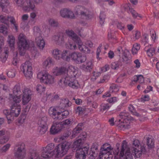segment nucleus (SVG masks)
<instances>
[{
  "label": "nucleus",
  "instance_id": "obj_62",
  "mask_svg": "<svg viewBox=\"0 0 159 159\" xmlns=\"http://www.w3.org/2000/svg\"><path fill=\"white\" fill-rule=\"evenodd\" d=\"M85 45L90 48H92L93 47V42H92V41L89 40H88L85 41V42H84Z\"/></svg>",
  "mask_w": 159,
  "mask_h": 159
},
{
  "label": "nucleus",
  "instance_id": "obj_11",
  "mask_svg": "<svg viewBox=\"0 0 159 159\" xmlns=\"http://www.w3.org/2000/svg\"><path fill=\"white\" fill-rule=\"evenodd\" d=\"M17 39V43L21 55H23L29 47L26 38L24 34L21 33L18 35Z\"/></svg>",
  "mask_w": 159,
  "mask_h": 159
},
{
  "label": "nucleus",
  "instance_id": "obj_60",
  "mask_svg": "<svg viewBox=\"0 0 159 159\" xmlns=\"http://www.w3.org/2000/svg\"><path fill=\"white\" fill-rule=\"evenodd\" d=\"M111 67L112 69L116 70L119 68V65L117 62H113L111 63Z\"/></svg>",
  "mask_w": 159,
  "mask_h": 159
},
{
  "label": "nucleus",
  "instance_id": "obj_44",
  "mask_svg": "<svg viewBox=\"0 0 159 159\" xmlns=\"http://www.w3.org/2000/svg\"><path fill=\"white\" fill-rule=\"evenodd\" d=\"M10 22L13 25L15 28L14 29L17 30L18 29V25L17 24L15 18L12 16L8 17V21Z\"/></svg>",
  "mask_w": 159,
  "mask_h": 159
},
{
  "label": "nucleus",
  "instance_id": "obj_30",
  "mask_svg": "<svg viewBox=\"0 0 159 159\" xmlns=\"http://www.w3.org/2000/svg\"><path fill=\"white\" fill-rule=\"evenodd\" d=\"M80 68L85 71H90L92 68V61H87L85 64H84L80 66Z\"/></svg>",
  "mask_w": 159,
  "mask_h": 159
},
{
  "label": "nucleus",
  "instance_id": "obj_36",
  "mask_svg": "<svg viewBox=\"0 0 159 159\" xmlns=\"http://www.w3.org/2000/svg\"><path fill=\"white\" fill-rule=\"evenodd\" d=\"M8 51L7 50H4L3 52L2 51V53L0 56V60L4 62L7 60L8 57Z\"/></svg>",
  "mask_w": 159,
  "mask_h": 159
},
{
  "label": "nucleus",
  "instance_id": "obj_14",
  "mask_svg": "<svg viewBox=\"0 0 159 159\" xmlns=\"http://www.w3.org/2000/svg\"><path fill=\"white\" fill-rule=\"evenodd\" d=\"M13 103L11 107V115L13 120L14 117H17L20 114L21 110V105L20 104L21 101H16L15 100H11Z\"/></svg>",
  "mask_w": 159,
  "mask_h": 159
},
{
  "label": "nucleus",
  "instance_id": "obj_34",
  "mask_svg": "<svg viewBox=\"0 0 159 159\" xmlns=\"http://www.w3.org/2000/svg\"><path fill=\"white\" fill-rule=\"evenodd\" d=\"M71 105V102L68 99H65L61 100L60 104V107L65 108L69 107Z\"/></svg>",
  "mask_w": 159,
  "mask_h": 159
},
{
  "label": "nucleus",
  "instance_id": "obj_52",
  "mask_svg": "<svg viewBox=\"0 0 159 159\" xmlns=\"http://www.w3.org/2000/svg\"><path fill=\"white\" fill-rule=\"evenodd\" d=\"M119 90V88L115 84H112L110 87L109 91L111 93H116Z\"/></svg>",
  "mask_w": 159,
  "mask_h": 159
},
{
  "label": "nucleus",
  "instance_id": "obj_53",
  "mask_svg": "<svg viewBox=\"0 0 159 159\" xmlns=\"http://www.w3.org/2000/svg\"><path fill=\"white\" fill-rule=\"evenodd\" d=\"M52 39L58 43H61L63 41V38L62 36H60L59 35L54 36L52 37Z\"/></svg>",
  "mask_w": 159,
  "mask_h": 159
},
{
  "label": "nucleus",
  "instance_id": "obj_7",
  "mask_svg": "<svg viewBox=\"0 0 159 159\" xmlns=\"http://www.w3.org/2000/svg\"><path fill=\"white\" fill-rule=\"evenodd\" d=\"M121 119H119L118 121H116V123L119 127L122 129H128L130 128V120L133 118L128 116L124 113H121L119 115Z\"/></svg>",
  "mask_w": 159,
  "mask_h": 159
},
{
  "label": "nucleus",
  "instance_id": "obj_19",
  "mask_svg": "<svg viewBox=\"0 0 159 159\" xmlns=\"http://www.w3.org/2000/svg\"><path fill=\"white\" fill-rule=\"evenodd\" d=\"M25 152L24 149V145L22 143H20L18 145V148L15 152V156L19 159H23L25 156Z\"/></svg>",
  "mask_w": 159,
  "mask_h": 159
},
{
  "label": "nucleus",
  "instance_id": "obj_6",
  "mask_svg": "<svg viewBox=\"0 0 159 159\" xmlns=\"http://www.w3.org/2000/svg\"><path fill=\"white\" fill-rule=\"evenodd\" d=\"M75 77L66 76L64 79L60 80L58 84L61 87L67 85L73 89H78L80 87V84L78 81L75 79Z\"/></svg>",
  "mask_w": 159,
  "mask_h": 159
},
{
  "label": "nucleus",
  "instance_id": "obj_15",
  "mask_svg": "<svg viewBox=\"0 0 159 159\" xmlns=\"http://www.w3.org/2000/svg\"><path fill=\"white\" fill-rule=\"evenodd\" d=\"M77 14H80L82 18L85 20L91 19L92 16L89 14V11L86 8L80 6L76 7L75 9Z\"/></svg>",
  "mask_w": 159,
  "mask_h": 159
},
{
  "label": "nucleus",
  "instance_id": "obj_1",
  "mask_svg": "<svg viewBox=\"0 0 159 159\" xmlns=\"http://www.w3.org/2000/svg\"><path fill=\"white\" fill-rule=\"evenodd\" d=\"M116 152V153L114 152L116 155L115 156L114 159H133L132 155L135 157H139L142 153L145 152L146 149L143 146L140 145L138 140H135L134 141L131 149L128 147L127 143L125 141H123L119 158L118 156L119 152L118 148Z\"/></svg>",
  "mask_w": 159,
  "mask_h": 159
},
{
  "label": "nucleus",
  "instance_id": "obj_58",
  "mask_svg": "<svg viewBox=\"0 0 159 159\" xmlns=\"http://www.w3.org/2000/svg\"><path fill=\"white\" fill-rule=\"evenodd\" d=\"M66 47L67 48L71 50H75L77 48V46L75 44H72L70 43L66 45Z\"/></svg>",
  "mask_w": 159,
  "mask_h": 159
},
{
  "label": "nucleus",
  "instance_id": "obj_9",
  "mask_svg": "<svg viewBox=\"0 0 159 159\" xmlns=\"http://www.w3.org/2000/svg\"><path fill=\"white\" fill-rule=\"evenodd\" d=\"M66 33L69 37H71L73 41L77 43L78 48L80 51L86 53L90 52V50L83 44L80 38L76 35L73 30H66Z\"/></svg>",
  "mask_w": 159,
  "mask_h": 159
},
{
  "label": "nucleus",
  "instance_id": "obj_54",
  "mask_svg": "<svg viewBox=\"0 0 159 159\" xmlns=\"http://www.w3.org/2000/svg\"><path fill=\"white\" fill-rule=\"evenodd\" d=\"M7 75L10 78H12L15 76V70L14 69H10L7 73Z\"/></svg>",
  "mask_w": 159,
  "mask_h": 159
},
{
  "label": "nucleus",
  "instance_id": "obj_42",
  "mask_svg": "<svg viewBox=\"0 0 159 159\" xmlns=\"http://www.w3.org/2000/svg\"><path fill=\"white\" fill-rule=\"evenodd\" d=\"M26 118V115L25 114H22L19 117L18 122L19 125H21L23 124L25 121Z\"/></svg>",
  "mask_w": 159,
  "mask_h": 159
},
{
  "label": "nucleus",
  "instance_id": "obj_64",
  "mask_svg": "<svg viewBox=\"0 0 159 159\" xmlns=\"http://www.w3.org/2000/svg\"><path fill=\"white\" fill-rule=\"evenodd\" d=\"M109 69V66L108 65H106L100 68V70L102 72H105Z\"/></svg>",
  "mask_w": 159,
  "mask_h": 159
},
{
  "label": "nucleus",
  "instance_id": "obj_39",
  "mask_svg": "<svg viewBox=\"0 0 159 159\" xmlns=\"http://www.w3.org/2000/svg\"><path fill=\"white\" fill-rule=\"evenodd\" d=\"M73 120L72 119H68L60 123L62 125V127L63 128L66 126L70 125L73 123Z\"/></svg>",
  "mask_w": 159,
  "mask_h": 159
},
{
  "label": "nucleus",
  "instance_id": "obj_55",
  "mask_svg": "<svg viewBox=\"0 0 159 159\" xmlns=\"http://www.w3.org/2000/svg\"><path fill=\"white\" fill-rule=\"evenodd\" d=\"M110 106L108 103H102L101 105V110L102 111H105L108 110Z\"/></svg>",
  "mask_w": 159,
  "mask_h": 159
},
{
  "label": "nucleus",
  "instance_id": "obj_63",
  "mask_svg": "<svg viewBox=\"0 0 159 159\" xmlns=\"http://www.w3.org/2000/svg\"><path fill=\"white\" fill-rule=\"evenodd\" d=\"M149 100V96L147 95L142 96L141 98V101L143 102L148 101Z\"/></svg>",
  "mask_w": 159,
  "mask_h": 159
},
{
  "label": "nucleus",
  "instance_id": "obj_33",
  "mask_svg": "<svg viewBox=\"0 0 159 159\" xmlns=\"http://www.w3.org/2000/svg\"><path fill=\"white\" fill-rule=\"evenodd\" d=\"M53 64L52 59L50 57L47 58L43 63V66L46 68H49Z\"/></svg>",
  "mask_w": 159,
  "mask_h": 159
},
{
  "label": "nucleus",
  "instance_id": "obj_47",
  "mask_svg": "<svg viewBox=\"0 0 159 159\" xmlns=\"http://www.w3.org/2000/svg\"><path fill=\"white\" fill-rule=\"evenodd\" d=\"M9 3L10 2L8 0H0V7L2 10L8 6Z\"/></svg>",
  "mask_w": 159,
  "mask_h": 159
},
{
  "label": "nucleus",
  "instance_id": "obj_56",
  "mask_svg": "<svg viewBox=\"0 0 159 159\" xmlns=\"http://www.w3.org/2000/svg\"><path fill=\"white\" fill-rule=\"evenodd\" d=\"M101 74V72H94L93 73V76L91 78V80L92 81H95L97 78Z\"/></svg>",
  "mask_w": 159,
  "mask_h": 159
},
{
  "label": "nucleus",
  "instance_id": "obj_59",
  "mask_svg": "<svg viewBox=\"0 0 159 159\" xmlns=\"http://www.w3.org/2000/svg\"><path fill=\"white\" fill-rule=\"evenodd\" d=\"M133 33L135 39H138L140 36L141 33L139 30H134Z\"/></svg>",
  "mask_w": 159,
  "mask_h": 159
},
{
  "label": "nucleus",
  "instance_id": "obj_51",
  "mask_svg": "<svg viewBox=\"0 0 159 159\" xmlns=\"http://www.w3.org/2000/svg\"><path fill=\"white\" fill-rule=\"evenodd\" d=\"M11 146L10 144L7 143L2 147L0 149V152L1 153H5L7 151Z\"/></svg>",
  "mask_w": 159,
  "mask_h": 159
},
{
  "label": "nucleus",
  "instance_id": "obj_5",
  "mask_svg": "<svg viewBox=\"0 0 159 159\" xmlns=\"http://www.w3.org/2000/svg\"><path fill=\"white\" fill-rule=\"evenodd\" d=\"M37 77L41 83L48 85L53 84L56 81L54 76L48 72H40Z\"/></svg>",
  "mask_w": 159,
  "mask_h": 159
},
{
  "label": "nucleus",
  "instance_id": "obj_27",
  "mask_svg": "<svg viewBox=\"0 0 159 159\" xmlns=\"http://www.w3.org/2000/svg\"><path fill=\"white\" fill-rule=\"evenodd\" d=\"M8 16L3 15L0 16V22L4 24L0 25V30H7V23L8 22Z\"/></svg>",
  "mask_w": 159,
  "mask_h": 159
},
{
  "label": "nucleus",
  "instance_id": "obj_2",
  "mask_svg": "<svg viewBox=\"0 0 159 159\" xmlns=\"http://www.w3.org/2000/svg\"><path fill=\"white\" fill-rule=\"evenodd\" d=\"M55 152L54 144L53 143L48 144L42 148V154L38 153H33L29 159H49L52 157L54 159Z\"/></svg>",
  "mask_w": 159,
  "mask_h": 159
},
{
  "label": "nucleus",
  "instance_id": "obj_4",
  "mask_svg": "<svg viewBox=\"0 0 159 159\" xmlns=\"http://www.w3.org/2000/svg\"><path fill=\"white\" fill-rule=\"evenodd\" d=\"M48 113L54 119L60 120L66 117L69 115V112L68 110L60 111L58 107H51L48 110Z\"/></svg>",
  "mask_w": 159,
  "mask_h": 159
},
{
  "label": "nucleus",
  "instance_id": "obj_24",
  "mask_svg": "<svg viewBox=\"0 0 159 159\" xmlns=\"http://www.w3.org/2000/svg\"><path fill=\"white\" fill-rule=\"evenodd\" d=\"M63 129L62 125L60 123H54L50 128V132L52 134H56L61 131Z\"/></svg>",
  "mask_w": 159,
  "mask_h": 159
},
{
  "label": "nucleus",
  "instance_id": "obj_38",
  "mask_svg": "<svg viewBox=\"0 0 159 159\" xmlns=\"http://www.w3.org/2000/svg\"><path fill=\"white\" fill-rule=\"evenodd\" d=\"M133 81L135 82H138L140 84L143 83L144 82V79L142 75H138L134 76Z\"/></svg>",
  "mask_w": 159,
  "mask_h": 159
},
{
  "label": "nucleus",
  "instance_id": "obj_22",
  "mask_svg": "<svg viewBox=\"0 0 159 159\" xmlns=\"http://www.w3.org/2000/svg\"><path fill=\"white\" fill-rule=\"evenodd\" d=\"M35 43L40 50H43L45 47V42L43 37L40 35L39 33H37V36L35 39Z\"/></svg>",
  "mask_w": 159,
  "mask_h": 159
},
{
  "label": "nucleus",
  "instance_id": "obj_49",
  "mask_svg": "<svg viewBox=\"0 0 159 159\" xmlns=\"http://www.w3.org/2000/svg\"><path fill=\"white\" fill-rule=\"evenodd\" d=\"M49 24L52 27H57L59 26L58 21L54 19H50L48 20Z\"/></svg>",
  "mask_w": 159,
  "mask_h": 159
},
{
  "label": "nucleus",
  "instance_id": "obj_16",
  "mask_svg": "<svg viewBox=\"0 0 159 159\" xmlns=\"http://www.w3.org/2000/svg\"><path fill=\"white\" fill-rule=\"evenodd\" d=\"M31 99V91L28 88H25L22 90L21 95V101L23 105L27 104Z\"/></svg>",
  "mask_w": 159,
  "mask_h": 159
},
{
  "label": "nucleus",
  "instance_id": "obj_40",
  "mask_svg": "<svg viewBox=\"0 0 159 159\" xmlns=\"http://www.w3.org/2000/svg\"><path fill=\"white\" fill-rule=\"evenodd\" d=\"M147 143L149 148H152L154 147V142L152 137H148L147 138Z\"/></svg>",
  "mask_w": 159,
  "mask_h": 159
},
{
  "label": "nucleus",
  "instance_id": "obj_50",
  "mask_svg": "<svg viewBox=\"0 0 159 159\" xmlns=\"http://www.w3.org/2000/svg\"><path fill=\"white\" fill-rule=\"evenodd\" d=\"M3 112L4 114L6 116L7 119L8 121L13 120V118L11 115V111L10 112L9 110L7 109L4 110H3Z\"/></svg>",
  "mask_w": 159,
  "mask_h": 159
},
{
  "label": "nucleus",
  "instance_id": "obj_35",
  "mask_svg": "<svg viewBox=\"0 0 159 159\" xmlns=\"http://www.w3.org/2000/svg\"><path fill=\"white\" fill-rule=\"evenodd\" d=\"M82 129L81 125H78L77 127L73 129L71 136V138H73L77 136L80 133Z\"/></svg>",
  "mask_w": 159,
  "mask_h": 159
},
{
  "label": "nucleus",
  "instance_id": "obj_26",
  "mask_svg": "<svg viewBox=\"0 0 159 159\" xmlns=\"http://www.w3.org/2000/svg\"><path fill=\"white\" fill-rule=\"evenodd\" d=\"M77 74V68L72 65H70L68 67L67 72L66 76L75 77Z\"/></svg>",
  "mask_w": 159,
  "mask_h": 159
},
{
  "label": "nucleus",
  "instance_id": "obj_3",
  "mask_svg": "<svg viewBox=\"0 0 159 159\" xmlns=\"http://www.w3.org/2000/svg\"><path fill=\"white\" fill-rule=\"evenodd\" d=\"M70 146V143L67 142L59 144L56 146L54 159H58L64 156L67 153Z\"/></svg>",
  "mask_w": 159,
  "mask_h": 159
},
{
  "label": "nucleus",
  "instance_id": "obj_18",
  "mask_svg": "<svg viewBox=\"0 0 159 159\" xmlns=\"http://www.w3.org/2000/svg\"><path fill=\"white\" fill-rule=\"evenodd\" d=\"M70 59L77 63H81L85 61L86 57L83 56L79 52H74L70 53Z\"/></svg>",
  "mask_w": 159,
  "mask_h": 159
},
{
  "label": "nucleus",
  "instance_id": "obj_10",
  "mask_svg": "<svg viewBox=\"0 0 159 159\" xmlns=\"http://www.w3.org/2000/svg\"><path fill=\"white\" fill-rule=\"evenodd\" d=\"M112 149L108 143L104 144L100 149L99 155L100 159H112L113 155L110 152Z\"/></svg>",
  "mask_w": 159,
  "mask_h": 159
},
{
  "label": "nucleus",
  "instance_id": "obj_23",
  "mask_svg": "<svg viewBox=\"0 0 159 159\" xmlns=\"http://www.w3.org/2000/svg\"><path fill=\"white\" fill-rule=\"evenodd\" d=\"M61 16L63 18H73L75 17L74 13L70 10L65 8L62 9L60 11Z\"/></svg>",
  "mask_w": 159,
  "mask_h": 159
},
{
  "label": "nucleus",
  "instance_id": "obj_43",
  "mask_svg": "<svg viewBox=\"0 0 159 159\" xmlns=\"http://www.w3.org/2000/svg\"><path fill=\"white\" fill-rule=\"evenodd\" d=\"M60 51L58 49H55L53 50L52 55L54 58L57 60H59L61 58L60 56Z\"/></svg>",
  "mask_w": 159,
  "mask_h": 159
},
{
  "label": "nucleus",
  "instance_id": "obj_57",
  "mask_svg": "<svg viewBox=\"0 0 159 159\" xmlns=\"http://www.w3.org/2000/svg\"><path fill=\"white\" fill-rule=\"evenodd\" d=\"M52 94L48 92H47L46 94H45V96L43 98V102H45L47 100H50L52 98Z\"/></svg>",
  "mask_w": 159,
  "mask_h": 159
},
{
  "label": "nucleus",
  "instance_id": "obj_32",
  "mask_svg": "<svg viewBox=\"0 0 159 159\" xmlns=\"http://www.w3.org/2000/svg\"><path fill=\"white\" fill-rule=\"evenodd\" d=\"M70 53L67 50H65L62 52L61 57L64 60L69 61L70 60Z\"/></svg>",
  "mask_w": 159,
  "mask_h": 159
},
{
  "label": "nucleus",
  "instance_id": "obj_37",
  "mask_svg": "<svg viewBox=\"0 0 159 159\" xmlns=\"http://www.w3.org/2000/svg\"><path fill=\"white\" fill-rule=\"evenodd\" d=\"M5 135V136L2 139L0 137V143H5L9 141L10 137V133L7 131Z\"/></svg>",
  "mask_w": 159,
  "mask_h": 159
},
{
  "label": "nucleus",
  "instance_id": "obj_20",
  "mask_svg": "<svg viewBox=\"0 0 159 159\" xmlns=\"http://www.w3.org/2000/svg\"><path fill=\"white\" fill-rule=\"evenodd\" d=\"M86 137V135L85 133H83V134H81L80 135V138L76 139L73 143V148H76L79 149L80 148H83L82 145L84 142V139Z\"/></svg>",
  "mask_w": 159,
  "mask_h": 159
},
{
  "label": "nucleus",
  "instance_id": "obj_45",
  "mask_svg": "<svg viewBox=\"0 0 159 159\" xmlns=\"http://www.w3.org/2000/svg\"><path fill=\"white\" fill-rule=\"evenodd\" d=\"M140 48V45L137 43H135L133 46L132 49V53L133 55L136 54L139 50Z\"/></svg>",
  "mask_w": 159,
  "mask_h": 159
},
{
  "label": "nucleus",
  "instance_id": "obj_8",
  "mask_svg": "<svg viewBox=\"0 0 159 159\" xmlns=\"http://www.w3.org/2000/svg\"><path fill=\"white\" fill-rule=\"evenodd\" d=\"M14 3L16 6L22 7L25 11L36 10L35 5L30 0H14Z\"/></svg>",
  "mask_w": 159,
  "mask_h": 159
},
{
  "label": "nucleus",
  "instance_id": "obj_41",
  "mask_svg": "<svg viewBox=\"0 0 159 159\" xmlns=\"http://www.w3.org/2000/svg\"><path fill=\"white\" fill-rule=\"evenodd\" d=\"M47 129V128L45 123L40 125L38 127V130L39 133L41 134L46 133Z\"/></svg>",
  "mask_w": 159,
  "mask_h": 159
},
{
  "label": "nucleus",
  "instance_id": "obj_31",
  "mask_svg": "<svg viewBox=\"0 0 159 159\" xmlns=\"http://www.w3.org/2000/svg\"><path fill=\"white\" fill-rule=\"evenodd\" d=\"M144 50L147 52L148 56L149 57H152L155 53L154 48L151 45L146 46Z\"/></svg>",
  "mask_w": 159,
  "mask_h": 159
},
{
  "label": "nucleus",
  "instance_id": "obj_25",
  "mask_svg": "<svg viewBox=\"0 0 159 159\" xmlns=\"http://www.w3.org/2000/svg\"><path fill=\"white\" fill-rule=\"evenodd\" d=\"M67 71L66 67L62 66L61 67H55L52 70V72L55 76L60 75Z\"/></svg>",
  "mask_w": 159,
  "mask_h": 159
},
{
  "label": "nucleus",
  "instance_id": "obj_61",
  "mask_svg": "<svg viewBox=\"0 0 159 159\" xmlns=\"http://www.w3.org/2000/svg\"><path fill=\"white\" fill-rule=\"evenodd\" d=\"M129 11L131 13L132 16L134 17H136L137 16L141 17L135 11V10L132 8H129Z\"/></svg>",
  "mask_w": 159,
  "mask_h": 159
},
{
  "label": "nucleus",
  "instance_id": "obj_29",
  "mask_svg": "<svg viewBox=\"0 0 159 159\" xmlns=\"http://www.w3.org/2000/svg\"><path fill=\"white\" fill-rule=\"evenodd\" d=\"M98 151V148L96 146L93 145L91 148L89 154V159H95L97 157L96 152Z\"/></svg>",
  "mask_w": 159,
  "mask_h": 159
},
{
  "label": "nucleus",
  "instance_id": "obj_21",
  "mask_svg": "<svg viewBox=\"0 0 159 159\" xmlns=\"http://www.w3.org/2000/svg\"><path fill=\"white\" fill-rule=\"evenodd\" d=\"M117 51L120 54L119 56L120 57V60L121 61L126 62L128 61V55L129 52L128 50H125L123 51L122 47H119L117 48Z\"/></svg>",
  "mask_w": 159,
  "mask_h": 159
},
{
  "label": "nucleus",
  "instance_id": "obj_46",
  "mask_svg": "<svg viewBox=\"0 0 159 159\" xmlns=\"http://www.w3.org/2000/svg\"><path fill=\"white\" fill-rule=\"evenodd\" d=\"M106 15L104 12H101L99 16V23L102 25L105 22L106 19Z\"/></svg>",
  "mask_w": 159,
  "mask_h": 159
},
{
  "label": "nucleus",
  "instance_id": "obj_13",
  "mask_svg": "<svg viewBox=\"0 0 159 159\" xmlns=\"http://www.w3.org/2000/svg\"><path fill=\"white\" fill-rule=\"evenodd\" d=\"M21 93L20 86L19 84H16L13 89L12 93L9 94V99L10 101L15 100V101H21Z\"/></svg>",
  "mask_w": 159,
  "mask_h": 159
},
{
  "label": "nucleus",
  "instance_id": "obj_28",
  "mask_svg": "<svg viewBox=\"0 0 159 159\" xmlns=\"http://www.w3.org/2000/svg\"><path fill=\"white\" fill-rule=\"evenodd\" d=\"M7 42L10 48L13 50L15 48V38L12 35H9L8 36Z\"/></svg>",
  "mask_w": 159,
  "mask_h": 159
},
{
  "label": "nucleus",
  "instance_id": "obj_48",
  "mask_svg": "<svg viewBox=\"0 0 159 159\" xmlns=\"http://www.w3.org/2000/svg\"><path fill=\"white\" fill-rule=\"evenodd\" d=\"M36 90L37 92L40 94L45 91V88L44 86L40 84H38L36 87Z\"/></svg>",
  "mask_w": 159,
  "mask_h": 159
},
{
  "label": "nucleus",
  "instance_id": "obj_17",
  "mask_svg": "<svg viewBox=\"0 0 159 159\" xmlns=\"http://www.w3.org/2000/svg\"><path fill=\"white\" fill-rule=\"evenodd\" d=\"M89 149V145L77 149L75 154V159H85Z\"/></svg>",
  "mask_w": 159,
  "mask_h": 159
},
{
  "label": "nucleus",
  "instance_id": "obj_12",
  "mask_svg": "<svg viewBox=\"0 0 159 159\" xmlns=\"http://www.w3.org/2000/svg\"><path fill=\"white\" fill-rule=\"evenodd\" d=\"M20 67L21 70L27 79H30L32 77V64L30 61H26L21 65Z\"/></svg>",
  "mask_w": 159,
  "mask_h": 159
}]
</instances>
